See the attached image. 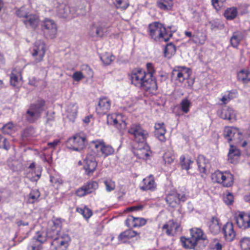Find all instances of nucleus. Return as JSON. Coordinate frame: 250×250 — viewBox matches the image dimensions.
<instances>
[{"instance_id": "1", "label": "nucleus", "mask_w": 250, "mask_h": 250, "mask_svg": "<svg viewBox=\"0 0 250 250\" xmlns=\"http://www.w3.org/2000/svg\"><path fill=\"white\" fill-rule=\"evenodd\" d=\"M147 72L140 68L132 70L130 79L132 84L146 91L152 92L157 89V85L153 74L155 71L151 63L146 64Z\"/></svg>"}, {"instance_id": "2", "label": "nucleus", "mask_w": 250, "mask_h": 250, "mask_svg": "<svg viewBox=\"0 0 250 250\" xmlns=\"http://www.w3.org/2000/svg\"><path fill=\"white\" fill-rule=\"evenodd\" d=\"M149 35L155 41L167 42L172 36L168 33L166 28L160 22H155L148 26Z\"/></svg>"}, {"instance_id": "3", "label": "nucleus", "mask_w": 250, "mask_h": 250, "mask_svg": "<svg viewBox=\"0 0 250 250\" xmlns=\"http://www.w3.org/2000/svg\"><path fill=\"white\" fill-rule=\"evenodd\" d=\"M45 101L41 99L31 104L25 114L26 120L30 123L36 122L44 110Z\"/></svg>"}, {"instance_id": "4", "label": "nucleus", "mask_w": 250, "mask_h": 250, "mask_svg": "<svg viewBox=\"0 0 250 250\" xmlns=\"http://www.w3.org/2000/svg\"><path fill=\"white\" fill-rule=\"evenodd\" d=\"M190 233L191 237L190 238L186 239L185 237H181V238L182 245L186 248L194 249L198 241L200 240H205L207 238L202 230L199 228L191 229Z\"/></svg>"}, {"instance_id": "5", "label": "nucleus", "mask_w": 250, "mask_h": 250, "mask_svg": "<svg viewBox=\"0 0 250 250\" xmlns=\"http://www.w3.org/2000/svg\"><path fill=\"white\" fill-rule=\"evenodd\" d=\"M211 178L213 182L220 184L224 187H230L233 184V175L228 171L217 170L212 174Z\"/></svg>"}, {"instance_id": "6", "label": "nucleus", "mask_w": 250, "mask_h": 250, "mask_svg": "<svg viewBox=\"0 0 250 250\" xmlns=\"http://www.w3.org/2000/svg\"><path fill=\"white\" fill-rule=\"evenodd\" d=\"M128 132L132 135L134 140L138 143H145L148 137V132L139 124H132L128 129Z\"/></svg>"}, {"instance_id": "7", "label": "nucleus", "mask_w": 250, "mask_h": 250, "mask_svg": "<svg viewBox=\"0 0 250 250\" xmlns=\"http://www.w3.org/2000/svg\"><path fill=\"white\" fill-rule=\"evenodd\" d=\"M192 73L191 69L185 66H177L173 69L171 78L176 83L182 84L186 79H188Z\"/></svg>"}, {"instance_id": "8", "label": "nucleus", "mask_w": 250, "mask_h": 250, "mask_svg": "<svg viewBox=\"0 0 250 250\" xmlns=\"http://www.w3.org/2000/svg\"><path fill=\"white\" fill-rule=\"evenodd\" d=\"M41 28L43 35L46 38L52 39L56 37L57 27L53 20L45 18L42 21Z\"/></svg>"}, {"instance_id": "9", "label": "nucleus", "mask_w": 250, "mask_h": 250, "mask_svg": "<svg viewBox=\"0 0 250 250\" xmlns=\"http://www.w3.org/2000/svg\"><path fill=\"white\" fill-rule=\"evenodd\" d=\"M109 27L108 23L104 21L94 22L90 26L89 34L91 36L102 37Z\"/></svg>"}, {"instance_id": "10", "label": "nucleus", "mask_w": 250, "mask_h": 250, "mask_svg": "<svg viewBox=\"0 0 250 250\" xmlns=\"http://www.w3.org/2000/svg\"><path fill=\"white\" fill-rule=\"evenodd\" d=\"M86 138L79 135H76L72 138H70L67 141V147L72 150L80 151L83 149L85 146Z\"/></svg>"}, {"instance_id": "11", "label": "nucleus", "mask_w": 250, "mask_h": 250, "mask_svg": "<svg viewBox=\"0 0 250 250\" xmlns=\"http://www.w3.org/2000/svg\"><path fill=\"white\" fill-rule=\"evenodd\" d=\"M45 53V44L44 42L42 41L36 42L32 53V56L35 58V60L32 62V64H36L42 62Z\"/></svg>"}, {"instance_id": "12", "label": "nucleus", "mask_w": 250, "mask_h": 250, "mask_svg": "<svg viewBox=\"0 0 250 250\" xmlns=\"http://www.w3.org/2000/svg\"><path fill=\"white\" fill-rule=\"evenodd\" d=\"M98 188V183L96 181H89L76 191V194L79 197H83L90 194Z\"/></svg>"}, {"instance_id": "13", "label": "nucleus", "mask_w": 250, "mask_h": 250, "mask_svg": "<svg viewBox=\"0 0 250 250\" xmlns=\"http://www.w3.org/2000/svg\"><path fill=\"white\" fill-rule=\"evenodd\" d=\"M97 162L93 155L88 154L84 160L83 168L88 175H91L96 170Z\"/></svg>"}, {"instance_id": "14", "label": "nucleus", "mask_w": 250, "mask_h": 250, "mask_svg": "<svg viewBox=\"0 0 250 250\" xmlns=\"http://www.w3.org/2000/svg\"><path fill=\"white\" fill-rule=\"evenodd\" d=\"M218 116L224 120L229 121L230 122L236 121V114L231 107L225 106L217 111Z\"/></svg>"}, {"instance_id": "15", "label": "nucleus", "mask_w": 250, "mask_h": 250, "mask_svg": "<svg viewBox=\"0 0 250 250\" xmlns=\"http://www.w3.org/2000/svg\"><path fill=\"white\" fill-rule=\"evenodd\" d=\"M92 143L94 145L95 148L100 149L104 157L112 155L114 152V148L111 146L106 145L102 140L93 141Z\"/></svg>"}, {"instance_id": "16", "label": "nucleus", "mask_w": 250, "mask_h": 250, "mask_svg": "<svg viewBox=\"0 0 250 250\" xmlns=\"http://www.w3.org/2000/svg\"><path fill=\"white\" fill-rule=\"evenodd\" d=\"M186 200L185 194L177 193L169 194L166 198L167 203L172 208L176 207L181 202H184Z\"/></svg>"}, {"instance_id": "17", "label": "nucleus", "mask_w": 250, "mask_h": 250, "mask_svg": "<svg viewBox=\"0 0 250 250\" xmlns=\"http://www.w3.org/2000/svg\"><path fill=\"white\" fill-rule=\"evenodd\" d=\"M110 101L107 98H100L96 107V112L100 115L106 114L110 108Z\"/></svg>"}, {"instance_id": "18", "label": "nucleus", "mask_w": 250, "mask_h": 250, "mask_svg": "<svg viewBox=\"0 0 250 250\" xmlns=\"http://www.w3.org/2000/svg\"><path fill=\"white\" fill-rule=\"evenodd\" d=\"M157 184L152 175H150L144 178L142 181V185L140 189L143 191H154L156 189Z\"/></svg>"}, {"instance_id": "19", "label": "nucleus", "mask_w": 250, "mask_h": 250, "mask_svg": "<svg viewBox=\"0 0 250 250\" xmlns=\"http://www.w3.org/2000/svg\"><path fill=\"white\" fill-rule=\"evenodd\" d=\"M40 21L39 16L37 14H29L23 22L27 28L35 30L38 27Z\"/></svg>"}, {"instance_id": "20", "label": "nucleus", "mask_w": 250, "mask_h": 250, "mask_svg": "<svg viewBox=\"0 0 250 250\" xmlns=\"http://www.w3.org/2000/svg\"><path fill=\"white\" fill-rule=\"evenodd\" d=\"M179 229V225L173 220H169L162 227V229L166 230V233L168 236L174 235Z\"/></svg>"}, {"instance_id": "21", "label": "nucleus", "mask_w": 250, "mask_h": 250, "mask_svg": "<svg viewBox=\"0 0 250 250\" xmlns=\"http://www.w3.org/2000/svg\"><path fill=\"white\" fill-rule=\"evenodd\" d=\"M134 154L139 159H146L151 155L152 152L148 145L145 144L142 147L136 148L134 151Z\"/></svg>"}, {"instance_id": "22", "label": "nucleus", "mask_w": 250, "mask_h": 250, "mask_svg": "<svg viewBox=\"0 0 250 250\" xmlns=\"http://www.w3.org/2000/svg\"><path fill=\"white\" fill-rule=\"evenodd\" d=\"M68 242L62 237L55 238L51 242V250H65Z\"/></svg>"}, {"instance_id": "23", "label": "nucleus", "mask_w": 250, "mask_h": 250, "mask_svg": "<svg viewBox=\"0 0 250 250\" xmlns=\"http://www.w3.org/2000/svg\"><path fill=\"white\" fill-rule=\"evenodd\" d=\"M223 231L226 240L232 241L235 236L233 226L232 223L227 222L223 228Z\"/></svg>"}, {"instance_id": "24", "label": "nucleus", "mask_w": 250, "mask_h": 250, "mask_svg": "<svg viewBox=\"0 0 250 250\" xmlns=\"http://www.w3.org/2000/svg\"><path fill=\"white\" fill-rule=\"evenodd\" d=\"M208 224L209 231L213 234H218L220 231L221 224L219 223V219L217 217H212Z\"/></svg>"}, {"instance_id": "25", "label": "nucleus", "mask_w": 250, "mask_h": 250, "mask_svg": "<svg viewBox=\"0 0 250 250\" xmlns=\"http://www.w3.org/2000/svg\"><path fill=\"white\" fill-rule=\"evenodd\" d=\"M240 155L241 152L239 149L230 145V147L228 153V161L232 164H236Z\"/></svg>"}, {"instance_id": "26", "label": "nucleus", "mask_w": 250, "mask_h": 250, "mask_svg": "<svg viewBox=\"0 0 250 250\" xmlns=\"http://www.w3.org/2000/svg\"><path fill=\"white\" fill-rule=\"evenodd\" d=\"M249 215L247 214H240L235 217V221L238 226L241 229H246L249 228L250 222H248Z\"/></svg>"}, {"instance_id": "27", "label": "nucleus", "mask_w": 250, "mask_h": 250, "mask_svg": "<svg viewBox=\"0 0 250 250\" xmlns=\"http://www.w3.org/2000/svg\"><path fill=\"white\" fill-rule=\"evenodd\" d=\"M155 130L154 131L155 136L161 142H165L166 138L165 134L166 132V130L164 126V123L156 124L155 125Z\"/></svg>"}, {"instance_id": "28", "label": "nucleus", "mask_w": 250, "mask_h": 250, "mask_svg": "<svg viewBox=\"0 0 250 250\" xmlns=\"http://www.w3.org/2000/svg\"><path fill=\"white\" fill-rule=\"evenodd\" d=\"M57 15L62 18H67L70 17V7L64 4H59L56 9Z\"/></svg>"}, {"instance_id": "29", "label": "nucleus", "mask_w": 250, "mask_h": 250, "mask_svg": "<svg viewBox=\"0 0 250 250\" xmlns=\"http://www.w3.org/2000/svg\"><path fill=\"white\" fill-rule=\"evenodd\" d=\"M78 108V105L76 104H70L67 107V117L72 122H74L77 117Z\"/></svg>"}, {"instance_id": "30", "label": "nucleus", "mask_w": 250, "mask_h": 250, "mask_svg": "<svg viewBox=\"0 0 250 250\" xmlns=\"http://www.w3.org/2000/svg\"><path fill=\"white\" fill-rule=\"evenodd\" d=\"M243 38L244 35L242 32L240 31L234 32L230 39L231 45L233 47H237Z\"/></svg>"}, {"instance_id": "31", "label": "nucleus", "mask_w": 250, "mask_h": 250, "mask_svg": "<svg viewBox=\"0 0 250 250\" xmlns=\"http://www.w3.org/2000/svg\"><path fill=\"white\" fill-rule=\"evenodd\" d=\"M157 6L161 10H169L173 6L172 0H159L157 2Z\"/></svg>"}, {"instance_id": "32", "label": "nucleus", "mask_w": 250, "mask_h": 250, "mask_svg": "<svg viewBox=\"0 0 250 250\" xmlns=\"http://www.w3.org/2000/svg\"><path fill=\"white\" fill-rule=\"evenodd\" d=\"M238 15L237 9L236 7L228 8L224 13V17L228 20H232L235 18Z\"/></svg>"}, {"instance_id": "33", "label": "nucleus", "mask_w": 250, "mask_h": 250, "mask_svg": "<svg viewBox=\"0 0 250 250\" xmlns=\"http://www.w3.org/2000/svg\"><path fill=\"white\" fill-rule=\"evenodd\" d=\"M139 234L137 231L132 230V229H128L125 231L122 232L118 236L120 240H123L125 239H130Z\"/></svg>"}, {"instance_id": "34", "label": "nucleus", "mask_w": 250, "mask_h": 250, "mask_svg": "<svg viewBox=\"0 0 250 250\" xmlns=\"http://www.w3.org/2000/svg\"><path fill=\"white\" fill-rule=\"evenodd\" d=\"M196 162L200 172L205 173L206 171V160L205 157L203 155H199Z\"/></svg>"}, {"instance_id": "35", "label": "nucleus", "mask_w": 250, "mask_h": 250, "mask_svg": "<svg viewBox=\"0 0 250 250\" xmlns=\"http://www.w3.org/2000/svg\"><path fill=\"white\" fill-rule=\"evenodd\" d=\"M176 52V47L172 43H168L165 47L164 50L165 56L167 58H170Z\"/></svg>"}, {"instance_id": "36", "label": "nucleus", "mask_w": 250, "mask_h": 250, "mask_svg": "<svg viewBox=\"0 0 250 250\" xmlns=\"http://www.w3.org/2000/svg\"><path fill=\"white\" fill-rule=\"evenodd\" d=\"M238 80L243 83L250 81V73L244 70H241L237 74Z\"/></svg>"}, {"instance_id": "37", "label": "nucleus", "mask_w": 250, "mask_h": 250, "mask_svg": "<svg viewBox=\"0 0 250 250\" xmlns=\"http://www.w3.org/2000/svg\"><path fill=\"white\" fill-rule=\"evenodd\" d=\"M181 110L185 113H188L189 111V107L191 106V103L187 98H184L180 102Z\"/></svg>"}, {"instance_id": "38", "label": "nucleus", "mask_w": 250, "mask_h": 250, "mask_svg": "<svg viewBox=\"0 0 250 250\" xmlns=\"http://www.w3.org/2000/svg\"><path fill=\"white\" fill-rule=\"evenodd\" d=\"M40 196V192L38 189H32L29 194L28 202L33 204L38 201Z\"/></svg>"}, {"instance_id": "39", "label": "nucleus", "mask_w": 250, "mask_h": 250, "mask_svg": "<svg viewBox=\"0 0 250 250\" xmlns=\"http://www.w3.org/2000/svg\"><path fill=\"white\" fill-rule=\"evenodd\" d=\"M77 211L83 215V217L86 219L89 218L92 215V210L87 207L84 208H77Z\"/></svg>"}, {"instance_id": "40", "label": "nucleus", "mask_w": 250, "mask_h": 250, "mask_svg": "<svg viewBox=\"0 0 250 250\" xmlns=\"http://www.w3.org/2000/svg\"><path fill=\"white\" fill-rule=\"evenodd\" d=\"M46 236L43 232H37L36 235L32 238L34 242L42 245L46 241Z\"/></svg>"}, {"instance_id": "41", "label": "nucleus", "mask_w": 250, "mask_h": 250, "mask_svg": "<svg viewBox=\"0 0 250 250\" xmlns=\"http://www.w3.org/2000/svg\"><path fill=\"white\" fill-rule=\"evenodd\" d=\"M240 244L243 250H250V237H243L240 240Z\"/></svg>"}, {"instance_id": "42", "label": "nucleus", "mask_w": 250, "mask_h": 250, "mask_svg": "<svg viewBox=\"0 0 250 250\" xmlns=\"http://www.w3.org/2000/svg\"><path fill=\"white\" fill-rule=\"evenodd\" d=\"M16 14L19 18H22L25 20V19L29 15V13L28 12L27 8L22 6L16 11Z\"/></svg>"}, {"instance_id": "43", "label": "nucleus", "mask_w": 250, "mask_h": 250, "mask_svg": "<svg viewBox=\"0 0 250 250\" xmlns=\"http://www.w3.org/2000/svg\"><path fill=\"white\" fill-rule=\"evenodd\" d=\"M175 159L174 155L170 152H167L163 155V159L165 164L171 165Z\"/></svg>"}, {"instance_id": "44", "label": "nucleus", "mask_w": 250, "mask_h": 250, "mask_svg": "<svg viewBox=\"0 0 250 250\" xmlns=\"http://www.w3.org/2000/svg\"><path fill=\"white\" fill-rule=\"evenodd\" d=\"M113 58H114V56L108 53H105L100 57L103 63L106 65L109 64L113 61Z\"/></svg>"}, {"instance_id": "45", "label": "nucleus", "mask_w": 250, "mask_h": 250, "mask_svg": "<svg viewBox=\"0 0 250 250\" xmlns=\"http://www.w3.org/2000/svg\"><path fill=\"white\" fill-rule=\"evenodd\" d=\"M1 148L7 150L10 148V146L7 140L0 134V148Z\"/></svg>"}, {"instance_id": "46", "label": "nucleus", "mask_w": 250, "mask_h": 250, "mask_svg": "<svg viewBox=\"0 0 250 250\" xmlns=\"http://www.w3.org/2000/svg\"><path fill=\"white\" fill-rule=\"evenodd\" d=\"M107 123L108 125H113L118 128V122L115 115H108L107 116Z\"/></svg>"}, {"instance_id": "47", "label": "nucleus", "mask_w": 250, "mask_h": 250, "mask_svg": "<svg viewBox=\"0 0 250 250\" xmlns=\"http://www.w3.org/2000/svg\"><path fill=\"white\" fill-rule=\"evenodd\" d=\"M181 160L182 167L183 169L188 170L189 169L190 165L193 163V162L189 159L185 161V158L184 156H182L180 158Z\"/></svg>"}, {"instance_id": "48", "label": "nucleus", "mask_w": 250, "mask_h": 250, "mask_svg": "<svg viewBox=\"0 0 250 250\" xmlns=\"http://www.w3.org/2000/svg\"><path fill=\"white\" fill-rule=\"evenodd\" d=\"M104 183L105 185L106 190L110 192L115 189V183L111 180L107 179L104 181Z\"/></svg>"}, {"instance_id": "49", "label": "nucleus", "mask_w": 250, "mask_h": 250, "mask_svg": "<svg viewBox=\"0 0 250 250\" xmlns=\"http://www.w3.org/2000/svg\"><path fill=\"white\" fill-rule=\"evenodd\" d=\"M10 82L11 85L15 87L18 86V84L20 83L19 76L17 74H15L13 71L11 74Z\"/></svg>"}, {"instance_id": "50", "label": "nucleus", "mask_w": 250, "mask_h": 250, "mask_svg": "<svg viewBox=\"0 0 250 250\" xmlns=\"http://www.w3.org/2000/svg\"><path fill=\"white\" fill-rule=\"evenodd\" d=\"M13 128V125L12 123H8L3 126L1 129L5 134H10Z\"/></svg>"}, {"instance_id": "51", "label": "nucleus", "mask_w": 250, "mask_h": 250, "mask_svg": "<svg viewBox=\"0 0 250 250\" xmlns=\"http://www.w3.org/2000/svg\"><path fill=\"white\" fill-rule=\"evenodd\" d=\"M125 225L128 228H136L135 225V217L129 216L125 222Z\"/></svg>"}, {"instance_id": "52", "label": "nucleus", "mask_w": 250, "mask_h": 250, "mask_svg": "<svg viewBox=\"0 0 250 250\" xmlns=\"http://www.w3.org/2000/svg\"><path fill=\"white\" fill-rule=\"evenodd\" d=\"M146 223V220L144 218L135 217V226L136 227H141L144 226Z\"/></svg>"}, {"instance_id": "53", "label": "nucleus", "mask_w": 250, "mask_h": 250, "mask_svg": "<svg viewBox=\"0 0 250 250\" xmlns=\"http://www.w3.org/2000/svg\"><path fill=\"white\" fill-rule=\"evenodd\" d=\"M41 245L38 242H35L33 240H31L30 244L28 247V250H40L41 249Z\"/></svg>"}, {"instance_id": "54", "label": "nucleus", "mask_w": 250, "mask_h": 250, "mask_svg": "<svg viewBox=\"0 0 250 250\" xmlns=\"http://www.w3.org/2000/svg\"><path fill=\"white\" fill-rule=\"evenodd\" d=\"M116 5L117 8L125 9L128 7V4L124 0H116Z\"/></svg>"}, {"instance_id": "55", "label": "nucleus", "mask_w": 250, "mask_h": 250, "mask_svg": "<svg viewBox=\"0 0 250 250\" xmlns=\"http://www.w3.org/2000/svg\"><path fill=\"white\" fill-rule=\"evenodd\" d=\"M225 203L227 205H231L233 202V196L230 193H228L224 198Z\"/></svg>"}, {"instance_id": "56", "label": "nucleus", "mask_w": 250, "mask_h": 250, "mask_svg": "<svg viewBox=\"0 0 250 250\" xmlns=\"http://www.w3.org/2000/svg\"><path fill=\"white\" fill-rule=\"evenodd\" d=\"M73 79L77 82L80 81L81 79L84 78L83 73L80 71H77L73 73L72 76Z\"/></svg>"}, {"instance_id": "57", "label": "nucleus", "mask_w": 250, "mask_h": 250, "mask_svg": "<svg viewBox=\"0 0 250 250\" xmlns=\"http://www.w3.org/2000/svg\"><path fill=\"white\" fill-rule=\"evenodd\" d=\"M82 69L86 71L88 77L92 78L93 76V72L91 68L87 65H83Z\"/></svg>"}, {"instance_id": "58", "label": "nucleus", "mask_w": 250, "mask_h": 250, "mask_svg": "<svg viewBox=\"0 0 250 250\" xmlns=\"http://www.w3.org/2000/svg\"><path fill=\"white\" fill-rule=\"evenodd\" d=\"M234 128L231 127H226L224 130V135L225 138L228 140V138H229L232 134V131L233 130Z\"/></svg>"}, {"instance_id": "59", "label": "nucleus", "mask_w": 250, "mask_h": 250, "mask_svg": "<svg viewBox=\"0 0 250 250\" xmlns=\"http://www.w3.org/2000/svg\"><path fill=\"white\" fill-rule=\"evenodd\" d=\"M212 249L215 250H222V245L219 243L217 239H214L212 244Z\"/></svg>"}, {"instance_id": "60", "label": "nucleus", "mask_w": 250, "mask_h": 250, "mask_svg": "<svg viewBox=\"0 0 250 250\" xmlns=\"http://www.w3.org/2000/svg\"><path fill=\"white\" fill-rule=\"evenodd\" d=\"M226 0H212V4L213 7L216 9H217L218 7L222 6L223 2Z\"/></svg>"}, {"instance_id": "61", "label": "nucleus", "mask_w": 250, "mask_h": 250, "mask_svg": "<svg viewBox=\"0 0 250 250\" xmlns=\"http://www.w3.org/2000/svg\"><path fill=\"white\" fill-rule=\"evenodd\" d=\"M144 206L142 205H139L136 206H132L128 208V210L129 211H138L141 210L143 209Z\"/></svg>"}, {"instance_id": "62", "label": "nucleus", "mask_w": 250, "mask_h": 250, "mask_svg": "<svg viewBox=\"0 0 250 250\" xmlns=\"http://www.w3.org/2000/svg\"><path fill=\"white\" fill-rule=\"evenodd\" d=\"M239 131L237 129L234 128L231 135L228 139V141L229 142L232 141L233 140H234V136H239Z\"/></svg>"}, {"instance_id": "63", "label": "nucleus", "mask_w": 250, "mask_h": 250, "mask_svg": "<svg viewBox=\"0 0 250 250\" xmlns=\"http://www.w3.org/2000/svg\"><path fill=\"white\" fill-rule=\"evenodd\" d=\"M239 131L237 129L234 128L231 135L228 139V141L229 142L232 141L233 140H234V136H239Z\"/></svg>"}, {"instance_id": "64", "label": "nucleus", "mask_w": 250, "mask_h": 250, "mask_svg": "<svg viewBox=\"0 0 250 250\" xmlns=\"http://www.w3.org/2000/svg\"><path fill=\"white\" fill-rule=\"evenodd\" d=\"M50 181L52 183L55 184L62 185L63 183V181L62 179L54 177H51Z\"/></svg>"}]
</instances>
